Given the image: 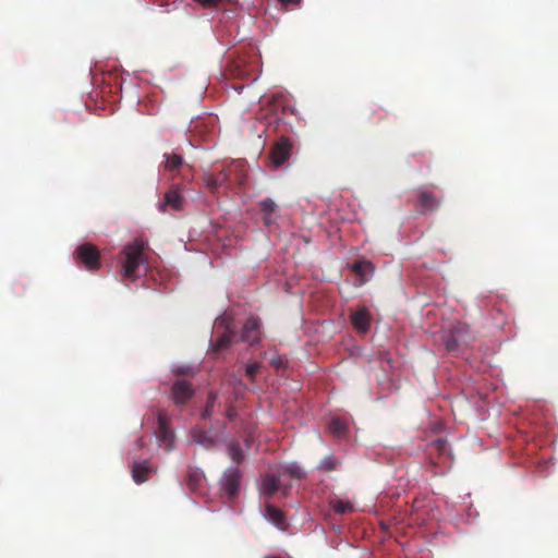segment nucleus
Masks as SVG:
<instances>
[{
    "label": "nucleus",
    "instance_id": "1",
    "mask_svg": "<svg viewBox=\"0 0 558 558\" xmlns=\"http://www.w3.org/2000/svg\"><path fill=\"white\" fill-rule=\"evenodd\" d=\"M232 180H235L239 185L245 183L246 174L242 162H232L217 173L207 172L203 175L206 187L213 194L219 192L220 187L227 185Z\"/></svg>",
    "mask_w": 558,
    "mask_h": 558
},
{
    "label": "nucleus",
    "instance_id": "2",
    "mask_svg": "<svg viewBox=\"0 0 558 558\" xmlns=\"http://www.w3.org/2000/svg\"><path fill=\"white\" fill-rule=\"evenodd\" d=\"M146 243L142 239H135L128 243L123 250V262H122V275L124 278L130 280H136L138 278V268L144 264V250Z\"/></svg>",
    "mask_w": 558,
    "mask_h": 558
},
{
    "label": "nucleus",
    "instance_id": "3",
    "mask_svg": "<svg viewBox=\"0 0 558 558\" xmlns=\"http://www.w3.org/2000/svg\"><path fill=\"white\" fill-rule=\"evenodd\" d=\"M215 330L216 332L222 330L221 333L215 340H211L210 343L211 353L215 355L220 354L222 351L228 349L233 342L238 341V336L232 330L231 322L227 317H223L220 320L216 322Z\"/></svg>",
    "mask_w": 558,
    "mask_h": 558
},
{
    "label": "nucleus",
    "instance_id": "4",
    "mask_svg": "<svg viewBox=\"0 0 558 558\" xmlns=\"http://www.w3.org/2000/svg\"><path fill=\"white\" fill-rule=\"evenodd\" d=\"M77 262L87 270L95 271L101 267L99 250L92 243H83L75 250Z\"/></svg>",
    "mask_w": 558,
    "mask_h": 558
},
{
    "label": "nucleus",
    "instance_id": "5",
    "mask_svg": "<svg viewBox=\"0 0 558 558\" xmlns=\"http://www.w3.org/2000/svg\"><path fill=\"white\" fill-rule=\"evenodd\" d=\"M293 142L287 136H280L270 147L269 161L277 169L283 166L291 157Z\"/></svg>",
    "mask_w": 558,
    "mask_h": 558
},
{
    "label": "nucleus",
    "instance_id": "6",
    "mask_svg": "<svg viewBox=\"0 0 558 558\" xmlns=\"http://www.w3.org/2000/svg\"><path fill=\"white\" fill-rule=\"evenodd\" d=\"M427 453L435 466L445 465L449 461V445L447 440L438 438L427 445Z\"/></svg>",
    "mask_w": 558,
    "mask_h": 558
},
{
    "label": "nucleus",
    "instance_id": "7",
    "mask_svg": "<svg viewBox=\"0 0 558 558\" xmlns=\"http://www.w3.org/2000/svg\"><path fill=\"white\" fill-rule=\"evenodd\" d=\"M194 396V389L186 378H177L171 387V398L175 405H184Z\"/></svg>",
    "mask_w": 558,
    "mask_h": 558
},
{
    "label": "nucleus",
    "instance_id": "8",
    "mask_svg": "<svg viewBox=\"0 0 558 558\" xmlns=\"http://www.w3.org/2000/svg\"><path fill=\"white\" fill-rule=\"evenodd\" d=\"M442 342L448 352H456L462 344H468L466 329L462 325L453 327L442 338Z\"/></svg>",
    "mask_w": 558,
    "mask_h": 558
},
{
    "label": "nucleus",
    "instance_id": "9",
    "mask_svg": "<svg viewBox=\"0 0 558 558\" xmlns=\"http://www.w3.org/2000/svg\"><path fill=\"white\" fill-rule=\"evenodd\" d=\"M242 474L236 468H229L222 476V489L229 498H235L239 494Z\"/></svg>",
    "mask_w": 558,
    "mask_h": 558
},
{
    "label": "nucleus",
    "instance_id": "10",
    "mask_svg": "<svg viewBox=\"0 0 558 558\" xmlns=\"http://www.w3.org/2000/svg\"><path fill=\"white\" fill-rule=\"evenodd\" d=\"M260 340V322L256 317H250L243 325L238 341L255 344Z\"/></svg>",
    "mask_w": 558,
    "mask_h": 558
},
{
    "label": "nucleus",
    "instance_id": "11",
    "mask_svg": "<svg viewBox=\"0 0 558 558\" xmlns=\"http://www.w3.org/2000/svg\"><path fill=\"white\" fill-rule=\"evenodd\" d=\"M351 270L355 274V286H363L366 283L375 271V266L371 260L357 259L351 265Z\"/></svg>",
    "mask_w": 558,
    "mask_h": 558
},
{
    "label": "nucleus",
    "instance_id": "12",
    "mask_svg": "<svg viewBox=\"0 0 558 558\" xmlns=\"http://www.w3.org/2000/svg\"><path fill=\"white\" fill-rule=\"evenodd\" d=\"M350 322L354 329L361 333H366L371 329V314L365 306L357 307L350 315Z\"/></svg>",
    "mask_w": 558,
    "mask_h": 558
},
{
    "label": "nucleus",
    "instance_id": "13",
    "mask_svg": "<svg viewBox=\"0 0 558 558\" xmlns=\"http://www.w3.org/2000/svg\"><path fill=\"white\" fill-rule=\"evenodd\" d=\"M132 477L136 484H142L150 477L154 470L148 459L134 461L131 466Z\"/></svg>",
    "mask_w": 558,
    "mask_h": 558
},
{
    "label": "nucleus",
    "instance_id": "14",
    "mask_svg": "<svg viewBox=\"0 0 558 558\" xmlns=\"http://www.w3.org/2000/svg\"><path fill=\"white\" fill-rule=\"evenodd\" d=\"M184 205V197L182 196L179 186L170 189L165 194L163 202L160 203V210L166 211V207L170 206L174 210H182Z\"/></svg>",
    "mask_w": 558,
    "mask_h": 558
},
{
    "label": "nucleus",
    "instance_id": "15",
    "mask_svg": "<svg viewBox=\"0 0 558 558\" xmlns=\"http://www.w3.org/2000/svg\"><path fill=\"white\" fill-rule=\"evenodd\" d=\"M265 518L280 530H286L288 527L284 513L271 504L266 506Z\"/></svg>",
    "mask_w": 558,
    "mask_h": 558
},
{
    "label": "nucleus",
    "instance_id": "16",
    "mask_svg": "<svg viewBox=\"0 0 558 558\" xmlns=\"http://www.w3.org/2000/svg\"><path fill=\"white\" fill-rule=\"evenodd\" d=\"M281 488L280 476L266 474L262 482V490L267 497H272Z\"/></svg>",
    "mask_w": 558,
    "mask_h": 558
},
{
    "label": "nucleus",
    "instance_id": "17",
    "mask_svg": "<svg viewBox=\"0 0 558 558\" xmlns=\"http://www.w3.org/2000/svg\"><path fill=\"white\" fill-rule=\"evenodd\" d=\"M276 204L270 199H263L259 204L260 213L263 214V221L266 226H270L275 222Z\"/></svg>",
    "mask_w": 558,
    "mask_h": 558
},
{
    "label": "nucleus",
    "instance_id": "18",
    "mask_svg": "<svg viewBox=\"0 0 558 558\" xmlns=\"http://www.w3.org/2000/svg\"><path fill=\"white\" fill-rule=\"evenodd\" d=\"M418 204L424 208V211H433L438 208L439 201L432 192L423 190L418 195Z\"/></svg>",
    "mask_w": 558,
    "mask_h": 558
},
{
    "label": "nucleus",
    "instance_id": "19",
    "mask_svg": "<svg viewBox=\"0 0 558 558\" xmlns=\"http://www.w3.org/2000/svg\"><path fill=\"white\" fill-rule=\"evenodd\" d=\"M204 481V473L196 468H189L186 473V485L191 490L201 488Z\"/></svg>",
    "mask_w": 558,
    "mask_h": 558
},
{
    "label": "nucleus",
    "instance_id": "20",
    "mask_svg": "<svg viewBox=\"0 0 558 558\" xmlns=\"http://www.w3.org/2000/svg\"><path fill=\"white\" fill-rule=\"evenodd\" d=\"M328 429L333 436L341 438L347 435L348 423L340 417H333L328 424Z\"/></svg>",
    "mask_w": 558,
    "mask_h": 558
},
{
    "label": "nucleus",
    "instance_id": "21",
    "mask_svg": "<svg viewBox=\"0 0 558 558\" xmlns=\"http://www.w3.org/2000/svg\"><path fill=\"white\" fill-rule=\"evenodd\" d=\"M330 508L339 514L351 513L354 511V506L349 500L331 499L329 501Z\"/></svg>",
    "mask_w": 558,
    "mask_h": 558
},
{
    "label": "nucleus",
    "instance_id": "22",
    "mask_svg": "<svg viewBox=\"0 0 558 558\" xmlns=\"http://www.w3.org/2000/svg\"><path fill=\"white\" fill-rule=\"evenodd\" d=\"M230 459L236 464L244 460V452L239 441H230L227 447Z\"/></svg>",
    "mask_w": 558,
    "mask_h": 558
},
{
    "label": "nucleus",
    "instance_id": "23",
    "mask_svg": "<svg viewBox=\"0 0 558 558\" xmlns=\"http://www.w3.org/2000/svg\"><path fill=\"white\" fill-rule=\"evenodd\" d=\"M192 438L195 442H197L206 448H209L215 444L214 438L211 436H209L205 430H203L198 427L192 432Z\"/></svg>",
    "mask_w": 558,
    "mask_h": 558
},
{
    "label": "nucleus",
    "instance_id": "24",
    "mask_svg": "<svg viewBox=\"0 0 558 558\" xmlns=\"http://www.w3.org/2000/svg\"><path fill=\"white\" fill-rule=\"evenodd\" d=\"M183 166V158L180 155L172 154L166 156L165 169L174 172Z\"/></svg>",
    "mask_w": 558,
    "mask_h": 558
},
{
    "label": "nucleus",
    "instance_id": "25",
    "mask_svg": "<svg viewBox=\"0 0 558 558\" xmlns=\"http://www.w3.org/2000/svg\"><path fill=\"white\" fill-rule=\"evenodd\" d=\"M217 401V395L215 392H209L206 400V407L203 410L201 416L203 420H208L214 413L215 404Z\"/></svg>",
    "mask_w": 558,
    "mask_h": 558
},
{
    "label": "nucleus",
    "instance_id": "26",
    "mask_svg": "<svg viewBox=\"0 0 558 558\" xmlns=\"http://www.w3.org/2000/svg\"><path fill=\"white\" fill-rule=\"evenodd\" d=\"M339 464L340 462L333 456H328L324 460H322V462L318 465V469L324 472H331L335 471Z\"/></svg>",
    "mask_w": 558,
    "mask_h": 558
},
{
    "label": "nucleus",
    "instance_id": "27",
    "mask_svg": "<svg viewBox=\"0 0 558 558\" xmlns=\"http://www.w3.org/2000/svg\"><path fill=\"white\" fill-rule=\"evenodd\" d=\"M156 434L160 441L166 444L168 447H171L174 435L170 427L158 428Z\"/></svg>",
    "mask_w": 558,
    "mask_h": 558
},
{
    "label": "nucleus",
    "instance_id": "28",
    "mask_svg": "<svg viewBox=\"0 0 558 558\" xmlns=\"http://www.w3.org/2000/svg\"><path fill=\"white\" fill-rule=\"evenodd\" d=\"M284 474H289L293 478L301 480L305 476L304 471L296 463H291L283 469Z\"/></svg>",
    "mask_w": 558,
    "mask_h": 558
},
{
    "label": "nucleus",
    "instance_id": "29",
    "mask_svg": "<svg viewBox=\"0 0 558 558\" xmlns=\"http://www.w3.org/2000/svg\"><path fill=\"white\" fill-rule=\"evenodd\" d=\"M260 363L259 362H254V363H251L246 366L245 368V374L246 376L251 379V381H254L255 379V376L258 374V372L260 371Z\"/></svg>",
    "mask_w": 558,
    "mask_h": 558
},
{
    "label": "nucleus",
    "instance_id": "30",
    "mask_svg": "<svg viewBox=\"0 0 558 558\" xmlns=\"http://www.w3.org/2000/svg\"><path fill=\"white\" fill-rule=\"evenodd\" d=\"M158 428L169 427L170 417L165 411H159L157 415Z\"/></svg>",
    "mask_w": 558,
    "mask_h": 558
},
{
    "label": "nucleus",
    "instance_id": "31",
    "mask_svg": "<svg viewBox=\"0 0 558 558\" xmlns=\"http://www.w3.org/2000/svg\"><path fill=\"white\" fill-rule=\"evenodd\" d=\"M174 374L177 375V378H185L189 376H194V372L189 366H180L174 371Z\"/></svg>",
    "mask_w": 558,
    "mask_h": 558
},
{
    "label": "nucleus",
    "instance_id": "32",
    "mask_svg": "<svg viewBox=\"0 0 558 558\" xmlns=\"http://www.w3.org/2000/svg\"><path fill=\"white\" fill-rule=\"evenodd\" d=\"M374 113H375V110H374L373 108H371V107H367V108H365V109H364V111L362 112V116H363V119H364L366 122L371 123V122H372V118H373Z\"/></svg>",
    "mask_w": 558,
    "mask_h": 558
},
{
    "label": "nucleus",
    "instance_id": "33",
    "mask_svg": "<svg viewBox=\"0 0 558 558\" xmlns=\"http://www.w3.org/2000/svg\"><path fill=\"white\" fill-rule=\"evenodd\" d=\"M270 364L275 366L276 368H279L283 365V361L280 356H274L270 359Z\"/></svg>",
    "mask_w": 558,
    "mask_h": 558
},
{
    "label": "nucleus",
    "instance_id": "34",
    "mask_svg": "<svg viewBox=\"0 0 558 558\" xmlns=\"http://www.w3.org/2000/svg\"><path fill=\"white\" fill-rule=\"evenodd\" d=\"M278 2L281 5L287 7L289 4H300L301 0H278Z\"/></svg>",
    "mask_w": 558,
    "mask_h": 558
},
{
    "label": "nucleus",
    "instance_id": "35",
    "mask_svg": "<svg viewBox=\"0 0 558 558\" xmlns=\"http://www.w3.org/2000/svg\"><path fill=\"white\" fill-rule=\"evenodd\" d=\"M227 416L229 417V420H233V417L235 416V410L230 407L227 411Z\"/></svg>",
    "mask_w": 558,
    "mask_h": 558
},
{
    "label": "nucleus",
    "instance_id": "36",
    "mask_svg": "<svg viewBox=\"0 0 558 558\" xmlns=\"http://www.w3.org/2000/svg\"><path fill=\"white\" fill-rule=\"evenodd\" d=\"M144 446V442H143V438H140L137 441H136V447L140 449Z\"/></svg>",
    "mask_w": 558,
    "mask_h": 558
},
{
    "label": "nucleus",
    "instance_id": "37",
    "mask_svg": "<svg viewBox=\"0 0 558 558\" xmlns=\"http://www.w3.org/2000/svg\"><path fill=\"white\" fill-rule=\"evenodd\" d=\"M235 396H236V398H240V396H241V391L235 390Z\"/></svg>",
    "mask_w": 558,
    "mask_h": 558
}]
</instances>
